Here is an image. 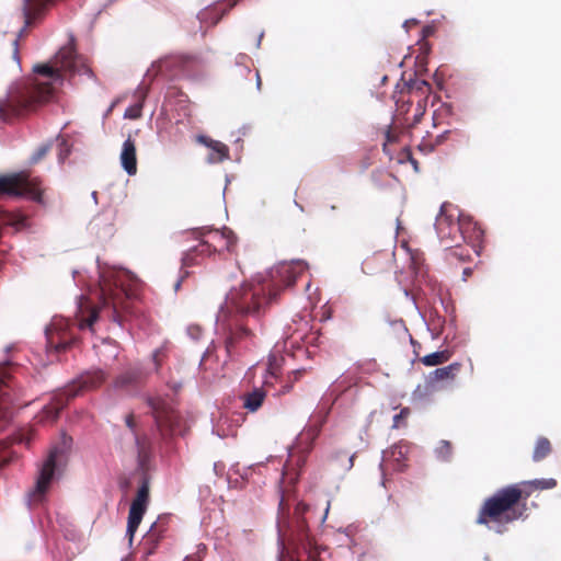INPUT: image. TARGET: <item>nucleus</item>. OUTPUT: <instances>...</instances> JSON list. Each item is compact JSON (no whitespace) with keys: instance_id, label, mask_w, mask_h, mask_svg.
<instances>
[{"instance_id":"f257e3e1","label":"nucleus","mask_w":561,"mask_h":561,"mask_svg":"<svg viewBox=\"0 0 561 561\" xmlns=\"http://www.w3.org/2000/svg\"><path fill=\"white\" fill-rule=\"evenodd\" d=\"M307 267L305 260L282 261L267 268L264 275L255 277L259 289L245 280L238 287H231L220 306L225 347L230 357L240 356L247 348V342L254 336L251 321L257 322L267 306L283 289L293 286Z\"/></svg>"},{"instance_id":"f03ea898","label":"nucleus","mask_w":561,"mask_h":561,"mask_svg":"<svg viewBox=\"0 0 561 561\" xmlns=\"http://www.w3.org/2000/svg\"><path fill=\"white\" fill-rule=\"evenodd\" d=\"M75 284L96 296L100 306L110 309L112 320L123 328L124 318L118 309L127 311L126 300L136 299L139 278L129 270L103 262L96 257L95 276L83 277L82 272L72 271Z\"/></svg>"},{"instance_id":"7ed1b4c3","label":"nucleus","mask_w":561,"mask_h":561,"mask_svg":"<svg viewBox=\"0 0 561 561\" xmlns=\"http://www.w3.org/2000/svg\"><path fill=\"white\" fill-rule=\"evenodd\" d=\"M72 447V437L65 430H60L58 436L53 439L41 466L37 463V526L44 534L46 553L51 561H71L75 552H69V543L65 538L50 537L45 530V523L39 519V506L46 502L47 494L62 479Z\"/></svg>"},{"instance_id":"20e7f679","label":"nucleus","mask_w":561,"mask_h":561,"mask_svg":"<svg viewBox=\"0 0 561 561\" xmlns=\"http://www.w3.org/2000/svg\"><path fill=\"white\" fill-rule=\"evenodd\" d=\"M277 528V561H322L325 552L311 535L308 523L304 517L309 505L297 501L294 512L285 510L284 499L278 504Z\"/></svg>"},{"instance_id":"39448f33","label":"nucleus","mask_w":561,"mask_h":561,"mask_svg":"<svg viewBox=\"0 0 561 561\" xmlns=\"http://www.w3.org/2000/svg\"><path fill=\"white\" fill-rule=\"evenodd\" d=\"M76 39L77 37H68V43L60 47L49 60L37 62V105L57 99L67 73L95 78L92 69L80 61Z\"/></svg>"},{"instance_id":"423d86ee","label":"nucleus","mask_w":561,"mask_h":561,"mask_svg":"<svg viewBox=\"0 0 561 561\" xmlns=\"http://www.w3.org/2000/svg\"><path fill=\"white\" fill-rule=\"evenodd\" d=\"M156 77L171 81L183 79L197 83L204 79V73L199 59L196 56L175 54L153 61L151 67L147 69L144 80L134 91L135 96L138 99L137 102L125 110L124 118L138 119L141 117L145 100L150 90L149 84H146L145 80L149 79L152 81Z\"/></svg>"},{"instance_id":"0eeeda50","label":"nucleus","mask_w":561,"mask_h":561,"mask_svg":"<svg viewBox=\"0 0 561 561\" xmlns=\"http://www.w3.org/2000/svg\"><path fill=\"white\" fill-rule=\"evenodd\" d=\"M528 496L529 493L524 494L518 484H510L497 490L484 501L477 524L488 525L489 520L494 524H508L524 518Z\"/></svg>"},{"instance_id":"6e6552de","label":"nucleus","mask_w":561,"mask_h":561,"mask_svg":"<svg viewBox=\"0 0 561 561\" xmlns=\"http://www.w3.org/2000/svg\"><path fill=\"white\" fill-rule=\"evenodd\" d=\"M106 379L103 370L85 371L72 379L64 389L54 394L49 402L37 411L38 423H51L59 419L69 402L87 390L99 388Z\"/></svg>"},{"instance_id":"1a4fd4ad","label":"nucleus","mask_w":561,"mask_h":561,"mask_svg":"<svg viewBox=\"0 0 561 561\" xmlns=\"http://www.w3.org/2000/svg\"><path fill=\"white\" fill-rule=\"evenodd\" d=\"M35 98V79L18 81L5 99L0 100V119L9 123L25 115L32 107Z\"/></svg>"},{"instance_id":"9d476101","label":"nucleus","mask_w":561,"mask_h":561,"mask_svg":"<svg viewBox=\"0 0 561 561\" xmlns=\"http://www.w3.org/2000/svg\"><path fill=\"white\" fill-rule=\"evenodd\" d=\"M44 340L45 352L48 357V363H42L44 367L59 360L61 351H67L79 343V337L69 328V323L56 317L44 327Z\"/></svg>"},{"instance_id":"9b49d317","label":"nucleus","mask_w":561,"mask_h":561,"mask_svg":"<svg viewBox=\"0 0 561 561\" xmlns=\"http://www.w3.org/2000/svg\"><path fill=\"white\" fill-rule=\"evenodd\" d=\"M135 480L138 482V489L136 497L129 507L146 513L150 502V476L147 470V460L141 453L137 456V466L130 476L119 479V489L127 493L131 489Z\"/></svg>"},{"instance_id":"f8f14e48","label":"nucleus","mask_w":561,"mask_h":561,"mask_svg":"<svg viewBox=\"0 0 561 561\" xmlns=\"http://www.w3.org/2000/svg\"><path fill=\"white\" fill-rule=\"evenodd\" d=\"M453 207V205L448 202H445L440 205L439 214L436 217V222L434 227L436 228L437 234H442L443 230L440 226L445 221L447 226L454 224V218L451 215H445L446 208ZM454 209L457 210V227L461 232L463 238L467 236L477 242H482L484 238V230L480 227V225L473 220V217L469 214L463 213L457 206H454Z\"/></svg>"},{"instance_id":"ddd939ff","label":"nucleus","mask_w":561,"mask_h":561,"mask_svg":"<svg viewBox=\"0 0 561 561\" xmlns=\"http://www.w3.org/2000/svg\"><path fill=\"white\" fill-rule=\"evenodd\" d=\"M11 366L8 364H0V431H2L11 420L10 405L12 399L9 394L11 388Z\"/></svg>"},{"instance_id":"4468645a","label":"nucleus","mask_w":561,"mask_h":561,"mask_svg":"<svg viewBox=\"0 0 561 561\" xmlns=\"http://www.w3.org/2000/svg\"><path fill=\"white\" fill-rule=\"evenodd\" d=\"M88 230L91 236L100 242L110 241L116 232L114 216L112 214H101L95 216L89 224Z\"/></svg>"},{"instance_id":"2eb2a0df","label":"nucleus","mask_w":561,"mask_h":561,"mask_svg":"<svg viewBox=\"0 0 561 561\" xmlns=\"http://www.w3.org/2000/svg\"><path fill=\"white\" fill-rule=\"evenodd\" d=\"M327 422V415H318L314 421H310L296 436V443L305 451H310Z\"/></svg>"},{"instance_id":"dca6fc26","label":"nucleus","mask_w":561,"mask_h":561,"mask_svg":"<svg viewBox=\"0 0 561 561\" xmlns=\"http://www.w3.org/2000/svg\"><path fill=\"white\" fill-rule=\"evenodd\" d=\"M144 376V371L140 368L128 369L115 378L113 388L117 391L126 392L127 394H136L140 388Z\"/></svg>"},{"instance_id":"f3484780","label":"nucleus","mask_w":561,"mask_h":561,"mask_svg":"<svg viewBox=\"0 0 561 561\" xmlns=\"http://www.w3.org/2000/svg\"><path fill=\"white\" fill-rule=\"evenodd\" d=\"M119 162L122 169L129 175L133 176L137 173V151L136 144L131 136H128L121 149Z\"/></svg>"},{"instance_id":"a211bd4d","label":"nucleus","mask_w":561,"mask_h":561,"mask_svg":"<svg viewBox=\"0 0 561 561\" xmlns=\"http://www.w3.org/2000/svg\"><path fill=\"white\" fill-rule=\"evenodd\" d=\"M160 518L154 522L146 535L142 537L141 541V559L147 561V559L154 553V550L163 536L164 527L159 524Z\"/></svg>"},{"instance_id":"6ab92c4d","label":"nucleus","mask_w":561,"mask_h":561,"mask_svg":"<svg viewBox=\"0 0 561 561\" xmlns=\"http://www.w3.org/2000/svg\"><path fill=\"white\" fill-rule=\"evenodd\" d=\"M84 295L80 294L76 297V324L80 330L92 329L99 320V312L96 310H89L84 316L83 299Z\"/></svg>"},{"instance_id":"aec40b11","label":"nucleus","mask_w":561,"mask_h":561,"mask_svg":"<svg viewBox=\"0 0 561 561\" xmlns=\"http://www.w3.org/2000/svg\"><path fill=\"white\" fill-rule=\"evenodd\" d=\"M266 391L262 387H254L251 391L240 396L242 407L250 413L256 412L266 399Z\"/></svg>"},{"instance_id":"412c9836","label":"nucleus","mask_w":561,"mask_h":561,"mask_svg":"<svg viewBox=\"0 0 561 561\" xmlns=\"http://www.w3.org/2000/svg\"><path fill=\"white\" fill-rule=\"evenodd\" d=\"M229 10L230 9L225 2H217L214 5L204 9L198 14V18L202 23L216 25Z\"/></svg>"},{"instance_id":"4be33fe9","label":"nucleus","mask_w":561,"mask_h":561,"mask_svg":"<svg viewBox=\"0 0 561 561\" xmlns=\"http://www.w3.org/2000/svg\"><path fill=\"white\" fill-rule=\"evenodd\" d=\"M202 250H198V247H193L190 250L183 252L181 257V270L183 271L185 267L192 266L197 264V255H202L207 252L208 255H210L213 252L216 251L215 248H213L208 242H202L201 243Z\"/></svg>"},{"instance_id":"5701e85b","label":"nucleus","mask_w":561,"mask_h":561,"mask_svg":"<svg viewBox=\"0 0 561 561\" xmlns=\"http://www.w3.org/2000/svg\"><path fill=\"white\" fill-rule=\"evenodd\" d=\"M417 47V55L415 56V66L423 68L424 72H427V57L432 51V44L430 37H417L415 42Z\"/></svg>"},{"instance_id":"b1692460","label":"nucleus","mask_w":561,"mask_h":561,"mask_svg":"<svg viewBox=\"0 0 561 561\" xmlns=\"http://www.w3.org/2000/svg\"><path fill=\"white\" fill-rule=\"evenodd\" d=\"M145 514H146L145 512L129 507L126 534H125L126 538L128 539L129 547H131V545H133L135 534L141 523Z\"/></svg>"},{"instance_id":"393cba45","label":"nucleus","mask_w":561,"mask_h":561,"mask_svg":"<svg viewBox=\"0 0 561 561\" xmlns=\"http://www.w3.org/2000/svg\"><path fill=\"white\" fill-rule=\"evenodd\" d=\"M230 424L227 415H224L221 412L216 416L214 413L211 414V434L218 436L219 438H226L229 435Z\"/></svg>"},{"instance_id":"a878e982","label":"nucleus","mask_w":561,"mask_h":561,"mask_svg":"<svg viewBox=\"0 0 561 561\" xmlns=\"http://www.w3.org/2000/svg\"><path fill=\"white\" fill-rule=\"evenodd\" d=\"M165 422L168 434L171 436H184L187 432V427L179 414H169Z\"/></svg>"},{"instance_id":"bb28decb","label":"nucleus","mask_w":561,"mask_h":561,"mask_svg":"<svg viewBox=\"0 0 561 561\" xmlns=\"http://www.w3.org/2000/svg\"><path fill=\"white\" fill-rule=\"evenodd\" d=\"M218 147L213 146L210 148V153L206 158V162L208 164H215L218 162H222L229 159V148L227 145L218 140Z\"/></svg>"},{"instance_id":"cd10ccee","label":"nucleus","mask_w":561,"mask_h":561,"mask_svg":"<svg viewBox=\"0 0 561 561\" xmlns=\"http://www.w3.org/2000/svg\"><path fill=\"white\" fill-rule=\"evenodd\" d=\"M408 446L402 443L393 444L389 449L382 450L381 457H385V461L387 459H392L393 461L399 462V460H407L408 457Z\"/></svg>"},{"instance_id":"c85d7f7f","label":"nucleus","mask_w":561,"mask_h":561,"mask_svg":"<svg viewBox=\"0 0 561 561\" xmlns=\"http://www.w3.org/2000/svg\"><path fill=\"white\" fill-rule=\"evenodd\" d=\"M551 453V444L548 438L539 437L533 451V461L539 462Z\"/></svg>"},{"instance_id":"c756f323","label":"nucleus","mask_w":561,"mask_h":561,"mask_svg":"<svg viewBox=\"0 0 561 561\" xmlns=\"http://www.w3.org/2000/svg\"><path fill=\"white\" fill-rule=\"evenodd\" d=\"M449 357L450 353L448 351H435L424 355L421 358V363L424 366L432 367L448 360Z\"/></svg>"},{"instance_id":"7c9ffc66","label":"nucleus","mask_w":561,"mask_h":561,"mask_svg":"<svg viewBox=\"0 0 561 561\" xmlns=\"http://www.w3.org/2000/svg\"><path fill=\"white\" fill-rule=\"evenodd\" d=\"M57 161L59 164H64L65 161L72 152V145L60 133L57 135Z\"/></svg>"},{"instance_id":"2f4dec72","label":"nucleus","mask_w":561,"mask_h":561,"mask_svg":"<svg viewBox=\"0 0 561 561\" xmlns=\"http://www.w3.org/2000/svg\"><path fill=\"white\" fill-rule=\"evenodd\" d=\"M425 379L427 380V387H433L434 389L438 381L454 380L445 366L434 369L426 376Z\"/></svg>"},{"instance_id":"473e14b6","label":"nucleus","mask_w":561,"mask_h":561,"mask_svg":"<svg viewBox=\"0 0 561 561\" xmlns=\"http://www.w3.org/2000/svg\"><path fill=\"white\" fill-rule=\"evenodd\" d=\"M434 455L438 461L449 462L451 460V443L446 439H442L439 445L434 449Z\"/></svg>"},{"instance_id":"72a5a7b5","label":"nucleus","mask_w":561,"mask_h":561,"mask_svg":"<svg viewBox=\"0 0 561 561\" xmlns=\"http://www.w3.org/2000/svg\"><path fill=\"white\" fill-rule=\"evenodd\" d=\"M524 484H528L538 490H551L557 486V480L553 478H541L525 481Z\"/></svg>"},{"instance_id":"f704fd0d","label":"nucleus","mask_w":561,"mask_h":561,"mask_svg":"<svg viewBox=\"0 0 561 561\" xmlns=\"http://www.w3.org/2000/svg\"><path fill=\"white\" fill-rule=\"evenodd\" d=\"M22 16L25 25H31L35 21V0H24Z\"/></svg>"},{"instance_id":"c9c22d12","label":"nucleus","mask_w":561,"mask_h":561,"mask_svg":"<svg viewBox=\"0 0 561 561\" xmlns=\"http://www.w3.org/2000/svg\"><path fill=\"white\" fill-rule=\"evenodd\" d=\"M15 451L11 449L8 442H0V469L4 468L14 457Z\"/></svg>"},{"instance_id":"e433bc0d","label":"nucleus","mask_w":561,"mask_h":561,"mask_svg":"<svg viewBox=\"0 0 561 561\" xmlns=\"http://www.w3.org/2000/svg\"><path fill=\"white\" fill-rule=\"evenodd\" d=\"M434 390L433 387H427V380L425 379V383L424 386L422 385H417L416 388L413 390L412 392V399L414 401L419 400H424L425 398H427L432 391Z\"/></svg>"},{"instance_id":"4c0bfd02","label":"nucleus","mask_w":561,"mask_h":561,"mask_svg":"<svg viewBox=\"0 0 561 561\" xmlns=\"http://www.w3.org/2000/svg\"><path fill=\"white\" fill-rule=\"evenodd\" d=\"M125 424L134 434L135 445L138 448V454L141 453V455H144L140 437L136 433V423H135L134 416L131 414H128L125 416Z\"/></svg>"},{"instance_id":"58836bf2","label":"nucleus","mask_w":561,"mask_h":561,"mask_svg":"<svg viewBox=\"0 0 561 561\" xmlns=\"http://www.w3.org/2000/svg\"><path fill=\"white\" fill-rule=\"evenodd\" d=\"M221 238L227 240L226 249L231 251L232 247L237 243L236 233L228 227L222 226L220 229Z\"/></svg>"},{"instance_id":"ea45409f","label":"nucleus","mask_w":561,"mask_h":561,"mask_svg":"<svg viewBox=\"0 0 561 561\" xmlns=\"http://www.w3.org/2000/svg\"><path fill=\"white\" fill-rule=\"evenodd\" d=\"M57 145V135L54 138L47 139L44 144L37 147V161L41 160L46 153Z\"/></svg>"},{"instance_id":"a19ab883","label":"nucleus","mask_w":561,"mask_h":561,"mask_svg":"<svg viewBox=\"0 0 561 561\" xmlns=\"http://www.w3.org/2000/svg\"><path fill=\"white\" fill-rule=\"evenodd\" d=\"M207 547L204 543L197 546V550L194 554L185 557L184 561H204Z\"/></svg>"},{"instance_id":"79ce46f5","label":"nucleus","mask_w":561,"mask_h":561,"mask_svg":"<svg viewBox=\"0 0 561 561\" xmlns=\"http://www.w3.org/2000/svg\"><path fill=\"white\" fill-rule=\"evenodd\" d=\"M196 141L199 144V145H203L205 146L206 148H208L210 150V148L213 146H219L218 145V140H215L213 138H210L209 136L207 135H204V134H199L196 136Z\"/></svg>"},{"instance_id":"37998d69","label":"nucleus","mask_w":561,"mask_h":561,"mask_svg":"<svg viewBox=\"0 0 561 561\" xmlns=\"http://www.w3.org/2000/svg\"><path fill=\"white\" fill-rule=\"evenodd\" d=\"M449 134H450V130H449V129H446V130H444L443 133L438 134V135L435 137L434 142H433V144H430L428 151H430V152H433L437 146H439V145H442L444 141H446V139L448 138Z\"/></svg>"},{"instance_id":"c03bdc74","label":"nucleus","mask_w":561,"mask_h":561,"mask_svg":"<svg viewBox=\"0 0 561 561\" xmlns=\"http://www.w3.org/2000/svg\"><path fill=\"white\" fill-rule=\"evenodd\" d=\"M409 414H410L409 408H402L399 413L394 414L393 419H392V421H393L392 428H398L400 426V422L405 420Z\"/></svg>"},{"instance_id":"a18cd8bd","label":"nucleus","mask_w":561,"mask_h":561,"mask_svg":"<svg viewBox=\"0 0 561 561\" xmlns=\"http://www.w3.org/2000/svg\"><path fill=\"white\" fill-rule=\"evenodd\" d=\"M417 80L419 79H416V72H414V76L408 80H404V77L402 75L400 81L403 82V89L400 92L402 93L403 90H408L410 92L412 89L415 88Z\"/></svg>"},{"instance_id":"49530a36","label":"nucleus","mask_w":561,"mask_h":561,"mask_svg":"<svg viewBox=\"0 0 561 561\" xmlns=\"http://www.w3.org/2000/svg\"><path fill=\"white\" fill-rule=\"evenodd\" d=\"M201 332V328L196 324H191L186 328L187 335L194 341H197L199 339Z\"/></svg>"},{"instance_id":"de8ad7c7","label":"nucleus","mask_w":561,"mask_h":561,"mask_svg":"<svg viewBox=\"0 0 561 561\" xmlns=\"http://www.w3.org/2000/svg\"><path fill=\"white\" fill-rule=\"evenodd\" d=\"M440 31L442 30L438 27V25L435 22H432L431 24H426L423 26L421 35H433Z\"/></svg>"},{"instance_id":"09e8293b","label":"nucleus","mask_w":561,"mask_h":561,"mask_svg":"<svg viewBox=\"0 0 561 561\" xmlns=\"http://www.w3.org/2000/svg\"><path fill=\"white\" fill-rule=\"evenodd\" d=\"M440 31L442 30L438 27V25L435 22H432L431 24H426L423 26L421 35H433Z\"/></svg>"},{"instance_id":"8fccbe9b","label":"nucleus","mask_w":561,"mask_h":561,"mask_svg":"<svg viewBox=\"0 0 561 561\" xmlns=\"http://www.w3.org/2000/svg\"><path fill=\"white\" fill-rule=\"evenodd\" d=\"M37 210L39 208H46L47 207V201L45 198L44 191L41 188L39 184L37 183Z\"/></svg>"},{"instance_id":"3c124183","label":"nucleus","mask_w":561,"mask_h":561,"mask_svg":"<svg viewBox=\"0 0 561 561\" xmlns=\"http://www.w3.org/2000/svg\"><path fill=\"white\" fill-rule=\"evenodd\" d=\"M420 316H421L422 320L424 321V323H425V325H426V330L431 333L432 339H433V340L438 339V337L440 336V334H442V329H439V330H433V329L431 328V325L427 323V321H426V319H425V316H424L422 312H420Z\"/></svg>"},{"instance_id":"603ef678","label":"nucleus","mask_w":561,"mask_h":561,"mask_svg":"<svg viewBox=\"0 0 561 561\" xmlns=\"http://www.w3.org/2000/svg\"><path fill=\"white\" fill-rule=\"evenodd\" d=\"M445 368H447L449 375L451 376V378L454 379L456 374L460 370L461 368V364L459 362H454L447 366H445Z\"/></svg>"},{"instance_id":"864d4df0","label":"nucleus","mask_w":561,"mask_h":561,"mask_svg":"<svg viewBox=\"0 0 561 561\" xmlns=\"http://www.w3.org/2000/svg\"><path fill=\"white\" fill-rule=\"evenodd\" d=\"M15 440L19 444H25L26 447H30L32 443L31 433H27L26 435L20 434L18 437H15Z\"/></svg>"},{"instance_id":"5fc2aeb1","label":"nucleus","mask_w":561,"mask_h":561,"mask_svg":"<svg viewBox=\"0 0 561 561\" xmlns=\"http://www.w3.org/2000/svg\"><path fill=\"white\" fill-rule=\"evenodd\" d=\"M56 0H37V19L39 18L42 10L48 5L54 4Z\"/></svg>"},{"instance_id":"6e6d98bb","label":"nucleus","mask_w":561,"mask_h":561,"mask_svg":"<svg viewBox=\"0 0 561 561\" xmlns=\"http://www.w3.org/2000/svg\"><path fill=\"white\" fill-rule=\"evenodd\" d=\"M390 325H392L394 329H402L403 332L409 334V330L405 325V322L402 319H397L394 321H391Z\"/></svg>"},{"instance_id":"4d7b16f0","label":"nucleus","mask_w":561,"mask_h":561,"mask_svg":"<svg viewBox=\"0 0 561 561\" xmlns=\"http://www.w3.org/2000/svg\"><path fill=\"white\" fill-rule=\"evenodd\" d=\"M378 469L381 473V480H380V485L381 486H385L386 485V468H385V457H381V461L378 466Z\"/></svg>"},{"instance_id":"13d9d810","label":"nucleus","mask_w":561,"mask_h":561,"mask_svg":"<svg viewBox=\"0 0 561 561\" xmlns=\"http://www.w3.org/2000/svg\"><path fill=\"white\" fill-rule=\"evenodd\" d=\"M183 274L180 276V278L174 284V290L178 291L181 287L182 282L190 275L188 271H183Z\"/></svg>"},{"instance_id":"bf43d9fd","label":"nucleus","mask_w":561,"mask_h":561,"mask_svg":"<svg viewBox=\"0 0 561 561\" xmlns=\"http://www.w3.org/2000/svg\"><path fill=\"white\" fill-rule=\"evenodd\" d=\"M419 24V21L415 19L407 20L403 24V28L405 32H410L412 26H415Z\"/></svg>"},{"instance_id":"052dcab7","label":"nucleus","mask_w":561,"mask_h":561,"mask_svg":"<svg viewBox=\"0 0 561 561\" xmlns=\"http://www.w3.org/2000/svg\"><path fill=\"white\" fill-rule=\"evenodd\" d=\"M423 88H428V89H431V85H430V83H428L426 80H424V79H419V80H417V82H416V84H415V88H414V89H415L416 91H422V90H423Z\"/></svg>"},{"instance_id":"680f3d73","label":"nucleus","mask_w":561,"mask_h":561,"mask_svg":"<svg viewBox=\"0 0 561 561\" xmlns=\"http://www.w3.org/2000/svg\"><path fill=\"white\" fill-rule=\"evenodd\" d=\"M403 294H404V296H405L407 298H409V299L413 302V305H414L415 309H416V310H417V312L420 313V312H421V310H420V308H419V306H417V304H416L415 297H414V296L410 293V290H409V289H407V288H404V289H403Z\"/></svg>"},{"instance_id":"e2e57ef3","label":"nucleus","mask_w":561,"mask_h":561,"mask_svg":"<svg viewBox=\"0 0 561 561\" xmlns=\"http://www.w3.org/2000/svg\"><path fill=\"white\" fill-rule=\"evenodd\" d=\"M393 468L396 471L402 472L407 469L405 460L393 461Z\"/></svg>"},{"instance_id":"0e129e2a","label":"nucleus","mask_w":561,"mask_h":561,"mask_svg":"<svg viewBox=\"0 0 561 561\" xmlns=\"http://www.w3.org/2000/svg\"><path fill=\"white\" fill-rule=\"evenodd\" d=\"M248 55L247 54H243V53H240L237 57H236V65L237 66H241L244 64V61L248 59Z\"/></svg>"},{"instance_id":"69168bd1","label":"nucleus","mask_w":561,"mask_h":561,"mask_svg":"<svg viewBox=\"0 0 561 561\" xmlns=\"http://www.w3.org/2000/svg\"><path fill=\"white\" fill-rule=\"evenodd\" d=\"M346 455H347V453L345 450L340 449L332 454V459L337 461L340 458L346 457Z\"/></svg>"},{"instance_id":"338daca9","label":"nucleus","mask_w":561,"mask_h":561,"mask_svg":"<svg viewBox=\"0 0 561 561\" xmlns=\"http://www.w3.org/2000/svg\"><path fill=\"white\" fill-rule=\"evenodd\" d=\"M409 161H410L411 165L413 167L414 171L419 172V162L411 153H409Z\"/></svg>"},{"instance_id":"774afa93","label":"nucleus","mask_w":561,"mask_h":561,"mask_svg":"<svg viewBox=\"0 0 561 561\" xmlns=\"http://www.w3.org/2000/svg\"><path fill=\"white\" fill-rule=\"evenodd\" d=\"M356 457V453L352 454L348 459H347V466L345 467V470L348 471L353 468L354 466V459Z\"/></svg>"}]
</instances>
